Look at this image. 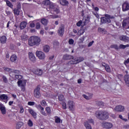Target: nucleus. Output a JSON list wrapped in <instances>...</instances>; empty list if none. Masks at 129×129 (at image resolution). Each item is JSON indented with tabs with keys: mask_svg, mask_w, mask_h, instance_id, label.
Instances as JSON below:
<instances>
[{
	"mask_svg": "<svg viewBox=\"0 0 129 129\" xmlns=\"http://www.w3.org/2000/svg\"><path fill=\"white\" fill-rule=\"evenodd\" d=\"M48 20H47L45 18H43L41 20V23L44 26H47V25L48 24Z\"/></svg>",
	"mask_w": 129,
	"mask_h": 129,
	"instance_id": "nucleus-26",
	"label": "nucleus"
},
{
	"mask_svg": "<svg viewBox=\"0 0 129 129\" xmlns=\"http://www.w3.org/2000/svg\"><path fill=\"white\" fill-rule=\"evenodd\" d=\"M0 42L2 44H5L7 42V36L3 35L0 37Z\"/></svg>",
	"mask_w": 129,
	"mask_h": 129,
	"instance_id": "nucleus-19",
	"label": "nucleus"
},
{
	"mask_svg": "<svg viewBox=\"0 0 129 129\" xmlns=\"http://www.w3.org/2000/svg\"><path fill=\"white\" fill-rule=\"evenodd\" d=\"M36 107L38 109H40V110L42 109H44V107H42V106L40 104L36 106Z\"/></svg>",
	"mask_w": 129,
	"mask_h": 129,
	"instance_id": "nucleus-55",
	"label": "nucleus"
},
{
	"mask_svg": "<svg viewBox=\"0 0 129 129\" xmlns=\"http://www.w3.org/2000/svg\"><path fill=\"white\" fill-rule=\"evenodd\" d=\"M7 5L8 6V7H10V8H13V4L10 1H7Z\"/></svg>",
	"mask_w": 129,
	"mask_h": 129,
	"instance_id": "nucleus-49",
	"label": "nucleus"
},
{
	"mask_svg": "<svg viewBox=\"0 0 129 129\" xmlns=\"http://www.w3.org/2000/svg\"><path fill=\"white\" fill-rule=\"evenodd\" d=\"M29 26L30 27V28H35V23H34L33 22H31Z\"/></svg>",
	"mask_w": 129,
	"mask_h": 129,
	"instance_id": "nucleus-60",
	"label": "nucleus"
},
{
	"mask_svg": "<svg viewBox=\"0 0 129 129\" xmlns=\"http://www.w3.org/2000/svg\"><path fill=\"white\" fill-rule=\"evenodd\" d=\"M93 15L95 16L97 19H99V15H98V14H97V12H93Z\"/></svg>",
	"mask_w": 129,
	"mask_h": 129,
	"instance_id": "nucleus-59",
	"label": "nucleus"
},
{
	"mask_svg": "<svg viewBox=\"0 0 129 129\" xmlns=\"http://www.w3.org/2000/svg\"><path fill=\"white\" fill-rule=\"evenodd\" d=\"M17 9H18V10H21V3L20 2H18L17 3Z\"/></svg>",
	"mask_w": 129,
	"mask_h": 129,
	"instance_id": "nucleus-58",
	"label": "nucleus"
},
{
	"mask_svg": "<svg viewBox=\"0 0 129 129\" xmlns=\"http://www.w3.org/2000/svg\"><path fill=\"white\" fill-rule=\"evenodd\" d=\"M124 80L127 86H128V87H129V76H128V75H126L124 76Z\"/></svg>",
	"mask_w": 129,
	"mask_h": 129,
	"instance_id": "nucleus-21",
	"label": "nucleus"
},
{
	"mask_svg": "<svg viewBox=\"0 0 129 129\" xmlns=\"http://www.w3.org/2000/svg\"><path fill=\"white\" fill-rule=\"evenodd\" d=\"M103 114V111H98L96 112V116L99 119L102 120V116Z\"/></svg>",
	"mask_w": 129,
	"mask_h": 129,
	"instance_id": "nucleus-10",
	"label": "nucleus"
},
{
	"mask_svg": "<svg viewBox=\"0 0 129 129\" xmlns=\"http://www.w3.org/2000/svg\"><path fill=\"white\" fill-rule=\"evenodd\" d=\"M41 44V38L38 36H33L28 40V45L30 46H39Z\"/></svg>",
	"mask_w": 129,
	"mask_h": 129,
	"instance_id": "nucleus-2",
	"label": "nucleus"
},
{
	"mask_svg": "<svg viewBox=\"0 0 129 129\" xmlns=\"http://www.w3.org/2000/svg\"><path fill=\"white\" fill-rule=\"evenodd\" d=\"M119 118H120L122 120H124V121H127V118H123L122 117V115H119Z\"/></svg>",
	"mask_w": 129,
	"mask_h": 129,
	"instance_id": "nucleus-54",
	"label": "nucleus"
},
{
	"mask_svg": "<svg viewBox=\"0 0 129 129\" xmlns=\"http://www.w3.org/2000/svg\"><path fill=\"white\" fill-rule=\"evenodd\" d=\"M45 110L48 114H50L51 113V108L50 107H47L45 108Z\"/></svg>",
	"mask_w": 129,
	"mask_h": 129,
	"instance_id": "nucleus-38",
	"label": "nucleus"
},
{
	"mask_svg": "<svg viewBox=\"0 0 129 129\" xmlns=\"http://www.w3.org/2000/svg\"><path fill=\"white\" fill-rule=\"evenodd\" d=\"M96 104L98 106H104V103L101 101H96Z\"/></svg>",
	"mask_w": 129,
	"mask_h": 129,
	"instance_id": "nucleus-31",
	"label": "nucleus"
},
{
	"mask_svg": "<svg viewBox=\"0 0 129 129\" xmlns=\"http://www.w3.org/2000/svg\"><path fill=\"white\" fill-rule=\"evenodd\" d=\"M129 47V45L128 44H126V45H123V44H120L118 48L119 49H125V48H127Z\"/></svg>",
	"mask_w": 129,
	"mask_h": 129,
	"instance_id": "nucleus-33",
	"label": "nucleus"
},
{
	"mask_svg": "<svg viewBox=\"0 0 129 129\" xmlns=\"http://www.w3.org/2000/svg\"><path fill=\"white\" fill-rule=\"evenodd\" d=\"M27 26V22H22L20 23V28L21 30H24L26 28Z\"/></svg>",
	"mask_w": 129,
	"mask_h": 129,
	"instance_id": "nucleus-24",
	"label": "nucleus"
},
{
	"mask_svg": "<svg viewBox=\"0 0 129 129\" xmlns=\"http://www.w3.org/2000/svg\"><path fill=\"white\" fill-rule=\"evenodd\" d=\"M69 107L70 110H74V103H73V101H69Z\"/></svg>",
	"mask_w": 129,
	"mask_h": 129,
	"instance_id": "nucleus-18",
	"label": "nucleus"
},
{
	"mask_svg": "<svg viewBox=\"0 0 129 129\" xmlns=\"http://www.w3.org/2000/svg\"><path fill=\"white\" fill-rule=\"evenodd\" d=\"M0 98L3 100L5 103H7L8 102V100H9V97H8V95L6 94H3L0 96Z\"/></svg>",
	"mask_w": 129,
	"mask_h": 129,
	"instance_id": "nucleus-12",
	"label": "nucleus"
},
{
	"mask_svg": "<svg viewBox=\"0 0 129 129\" xmlns=\"http://www.w3.org/2000/svg\"><path fill=\"white\" fill-rule=\"evenodd\" d=\"M36 55L40 60H44L46 57L45 53L42 51H36Z\"/></svg>",
	"mask_w": 129,
	"mask_h": 129,
	"instance_id": "nucleus-5",
	"label": "nucleus"
},
{
	"mask_svg": "<svg viewBox=\"0 0 129 129\" xmlns=\"http://www.w3.org/2000/svg\"><path fill=\"white\" fill-rule=\"evenodd\" d=\"M17 55L13 54L10 57V61H11V62H16V61H17Z\"/></svg>",
	"mask_w": 129,
	"mask_h": 129,
	"instance_id": "nucleus-27",
	"label": "nucleus"
},
{
	"mask_svg": "<svg viewBox=\"0 0 129 129\" xmlns=\"http://www.w3.org/2000/svg\"><path fill=\"white\" fill-rule=\"evenodd\" d=\"M28 54L30 60L33 62H36V57H35L34 53H33L32 52H30L28 53Z\"/></svg>",
	"mask_w": 129,
	"mask_h": 129,
	"instance_id": "nucleus-11",
	"label": "nucleus"
},
{
	"mask_svg": "<svg viewBox=\"0 0 129 129\" xmlns=\"http://www.w3.org/2000/svg\"><path fill=\"white\" fill-rule=\"evenodd\" d=\"M98 31L99 32H101L102 34H106V30L104 28H101L100 27L98 28Z\"/></svg>",
	"mask_w": 129,
	"mask_h": 129,
	"instance_id": "nucleus-32",
	"label": "nucleus"
},
{
	"mask_svg": "<svg viewBox=\"0 0 129 129\" xmlns=\"http://www.w3.org/2000/svg\"><path fill=\"white\" fill-rule=\"evenodd\" d=\"M40 104L42 106H46V105H47V103H46V101L45 100H42V101H41Z\"/></svg>",
	"mask_w": 129,
	"mask_h": 129,
	"instance_id": "nucleus-42",
	"label": "nucleus"
},
{
	"mask_svg": "<svg viewBox=\"0 0 129 129\" xmlns=\"http://www.w3.org/2000/svg\"><path fill=\"white\" fill-rule=\"evenodd\" d=\"M69 44H70V45H73V44H74V40L72 39H69Z\"/></svg>",
	"mask_w": 129,
	"mask_h": 129,
	"instance_id": "nucleus-51",
	"label": "nucleus"
},
{
	"mask_svg": "<svg viewBox=\"0 0 129 129\" xmlns=\"http://www.w3.org/2000/svg\"><path fill=\"white\" fill-rule=\"evenodd\" d=\"M119 39L121 41H123L124 42H128L129 38L124 35L121 36L119 37Z\"/></svg>",
	"mask_w": 129,
	"mask_h": 129,
	"instance_id": "nucleus-20",
	"label": "nucleus"
},
{
	"mask_svg": "<svg viewBox=\"0 0 129 129\" xmlns=\"http://www.w3.org/2000/svg\"><path fill=\"white\" fill-rule=\"evenodd\" d=\"M41 86L38 85L34 90V95L36 98L41 97V93H40V89Z\"/></svg>",
	"mask_w": 129,
	"mask_h": 129,
	"instance_id": "nucleus-4",
	"label": "nucleus"
},
{
	"mask_svg": "<svg viewBox=\"0 0 129 129\" xmlns=\"http://www.w3.org/2000/svg\"><path fill=\"white\" fill-rule=\"evenodd\" d=\"M15 78L16 79H18V80H20V79H22L23 78V76H22L20 75H16Z\"/></svg>",
	"mask_w": 129,
	"mask_h": 129,
	"instance_id": "nucleus-39",
	"label": "nucleus"
},
{
	"mask_svg": "<svg viewBox=\"0 0 129 129\" xmlns=\"http://www.w3.org/2000/svg\"><path fill=\"white\" fill-rule=\"evenodd\" d=\"M84 123H85V126L86 128V129H92L91 128V125L89 124L88 122H85Z\"/></svg>",
	"mask_w": 129,
	"mask_h": 129,
	"instance_id": "nucleus-35",
	"label": "nucleus"
},
{
	"mask_svg": "<svg viewBox=\"0 0 129 129\" xmlns=\"http://www.w3.org/2000/svg\"><path fill=\"white\" fill-rule=\"evenodd\" d=\"M83 96L85 98V99H87V100H89V97L88 96H86V95H83Z\"/></svg>",
	"mask_w": 129,
	"mask_h": 129,
	"instance_id": "nucleus-64",
	"label": "nucleus"
},
{
	"mask_svg": "<svg viewBox=\"0 0 129 129\" xmlns=\"http://www.w3.org/2000/svg\"><path fill=\"white\" fill-rule=\"evenodd\" d=\"M128 63H129V58H128L126 60H124V65H125V66H126V65H127Z\"/></svg>",
	"mask_w": 129,
	"mask_h": 129,
	"instance_id": "nucleus-56",
	"label": "nucleus"
},
{
	"mask_svg": "<svg viewBox=\"0 0 129 129\" xmlns=\"http://www.w3.org/2000/svg\"><path fill=\"white\" fill-rule=\"evenodd\" d=\"M105 68L107 72H110V68L109 66L106 65V66H105Z\"/></svg>",
	"mask_w": 129,
	"mask_h": 129,
	"instance_id": "nucleus-46",
	"label": "nucleus"
},
{
	"mask_svg": "<svg viewBox=\"0 0 129 129\" xmlns=\"http://www.w3.org/2000/svg\"><path fill=\"white\" fill-rule=\"evenodd\" d=\"M62 108H63V109H66V108H67V107H66V103H65L64 102H62Z\"/></svg>",
	"mask_w": 129,
	"mask_h": 129,
	"instance_id": "nucleus-50",
	"label": "nucleus"
},
{
	"mask_svg": "<svg viewBox=\"0 0 129 129\" xmlns=\"http://www.w3.org/2000/svg\"><path fill=\"white\" fill-rule=\"evenodd\" d=\"M54 12H55L56 14H60V7L56 6L53 9Z\"/></svg>",
	"mask_w": 129,
	"mask_h": 129,
	"instance_id": "nucleus-30",
	"label": "nucleus"
},
{
	"mask_svg": "<svg viewBox=\"0 0 129 129\" xmlns=\"http://www.w3.org/2000/svg\"><path fill=\"white\" fill-rule=\"evenodd\" d=\"M103 127L105 128H111L112 127V124L111 123L106 122L103 124Z\"/></svg>",
	"mask_w": 129,
	"mask_h": 129,
	"instance_id": "nucleus-14",
	"label": "nucleus"
},
{
	"mask_svg": "<svg viewBox=\"0 0 129 129\" xmlns=\"http://www.w3.org/2000/svg\"><path fill=\"white\" fill-rule=\"evenodd\" d=\"M114 109L115 111H119V112H121L124 110V107L123 106L119 105L116 106Z\"/></svg>",
	"mask_w": 129,
	"mask_h": 129,
	"instance_id": "nucleus-9",
	"label": "nucleus"
},
{
	"mask_svg": "<svg viewBox=\"0 0 129 129\" xmlns=\"http://www.w3.org/2000/svg\"><path fill=\"white\" fill-rule=\"evenodd\" d=\"M20 113H24V111H25V109H24V108L23 107V106H20Z\"/></svg>",
	"mask_w": 129,
	"mask_h": 129,
	"instance_id": "nucleus-52",
	"label": "nucleus"
},
{
	"mask_svg": "<svg viewBox=\"0 0 129 129\" xmlns=\"http://www.w3.org/2000/svg\"><path fill=\"white\" fill-rule=\"evenodd\" d=\"M18 86H24V85H23V82L22 80H19L17 82Z\"/></svg>",
	"mask_w": 129,
	"mask_h": 129,
	"instance_id": "nucleus-47",
	"label": "nucleus"
},
{
	"mask_svg": "<svg viewBox=\"0 0 129 129\" xmlns=\"http://www.w3.org/2000/svg\"><path fill=\"white\" fill-rule=\"evenodd\" d=\"M110 48H111V49H115V50H119V48L118 47V46L117 45V44L111 45L110 46Z\"/></svg>",
	"mask_w": 129,
	"mask_h": 129,
	"instance_id": "nucleus-34",
	"label": "nucleus"
},
{
	"mask_svg": "<svg viewBox=\"0 0 129 129\" xmlns=\"http://www.w3.org/2000/svg\"><path fill=\"white\" fill-rule=\"evenodd\" d=\"M0 109L3 114H6L7 113V110H6V107L2 104H0Z\"/></svg>",
	"mask_w": 129,
	"mask_h": 129,
	"instance_id": "nucleus-15",
	"label": "nucleus"
},
{
	"mask_svg": "<svg viewBox=\"0 0 129 129\" xmlns=\"http://www.w3.org/2000/svg\"><path fill=\"white\" fill-rule=\"evenodd\" d=\"M87 122H88V123H93V119H88Z\"/></svg>",
	"mask_w": 129,
	"mask_h": 129,
	"instance_id": "nucleus-63",
	"label": "nucleus"
},
{
	"mask_svg": "<svg viewBox=\"0 0 129 129\" xmlns=\"http://www.w3.org/2000/svg\"><path fill=\"white\" fill-rule=\"evenodd\" d=\"M64 25L61 24L58 30V34L60 37H62L64 35Z\"/></svg>",
	"mask_w": 129,
	"mask_h": 129,
	"instance_id": "nucleus-8",
	"label": "nucleus"
},
{
	"mask_svg": "<svg viewBox=\"0 0 129 129\" xmlns=\"http://www.w3.org/2000/svg\"><path fill=\"white\" fill-rule=\"evenodd\" d=\"M108 112L106 111H103V116L102 117V120H105L106 119H108Z\"/></svg>",
	"mask_w": 129,
	"mask_h": 129,
	"instance_id": "nucleus-13",
	"label": "nucleus"
},
{
	"mask_svg": "<svg viewBox=\"0 0 129 129\" xmlns=\"http://www.w3.org/2000/svg\"><path fill=\"white\" fill-rule=\"evenodd\" d=\"M14 13L16 15V16H19L20 15V9L16 8L14 10Z\"/></svg>",
	"mask_w": 129,
	"mask_h": 129,
	"instance_id": "nucleus-36",
	"label": "nucleus"
},
{
	"mask_svg": "<svg viewBox=\"0 0 129 129\" xmlns=\"http://www.w3.org/2000/svg\"><path fill=\"white\" fill-rule=\"evenodd\" d=\"M34 74H36L38 76H41L43 74V71L41 69H37L34 72Z\"/></svg>",
	"mask_w": 129,
	"mask_h": 129,
	"instance_id": "nucleus-22",
	"label": "nucleus"
},
{
	"mask_svg": "<svg viewBox=\"0 0 129 129\" xmlns=\"http://www.w3.org/2000/svg\"><path fill=\"white\" fill-rule=\"evenodd\" d=\"M28 104L31 106L35 105V102H28Z\"/></svg>",
	"mask_w": 129,
	"mask_h": 129,
	"instance_id": "nucleus-61",
	"label": "nucleus"
},
{
	"mask_svg": "<svg viewBox=\"0 0 129 129\" xmlns=\"http://www.w3.org/2000/svg\"><path fill=\"white\" fill-rule=\"evenodd\" d=\"M24 125V123L22 122L19 121L17 122L16 124V129H20Z\"/></svg>",
	"mask_w": 129,
	"mask_h": 129,
	"instance_id": "nucleus-23",
	"label": "nucleus"
},
{
	"mask_svg": "<svg viewBox=\"0 0 129 129\" xmlns=\"http://www.w3.org/2000/svg\"><path fill=\"white\" fill-rule=\"evenodd\" d=\"M63 60H72L71 61H68V65H74L75 64H78V63H80V62H82L84 60V58L83 57H77L74 59V56L66 54L63 56Z\"/></svg>",
	"mask_w": 129,
	"mask_h": 129,
	"instance_id": "nucleus-1",
	"label": "nucleus"
},
{
	"mask_svg": "<svg viewBox=\"0 0 129 129\" xmlns=\"http://www.w3.org/2000/svg\"><path fill=\"white\" fill-rule=\"evenodd\" d=\"M40 28H41V24H40V23L39 22L36 23V29L37 30H39V29H40Z\"/></svg>",
	"mask_w": 129,
	"mask_h": 129,
	"instance_id": "nucleus-41",
	"label": "nucleus"
},
{
	"mask_svg": "<svg viewBox=\"0 0 129 129\" xmlns=\"http://www.w3.org/2000/svg\"><path fill=\"white\" fill-rule=\"evenodd\" d=\"M115 17L112 15L109 14H105L104 17L100 18L101 25L103 24H110L111 20H114Z\"/></svg>",
	"mask_w": 129,
	"mask_h": 129,
	"instance_id": "nucleus-3",
	"label": "nucleus"
},
{
	"mask_svg": "<svg viewBox=\"0 0 129 129\" xmlns=\"http://www.w3.org/2000/svg\"><path fill=\"white\" fill-rule=\"evenodd\" d=\"M122 27L123 28H126V29H129V17H127L122 22Z\"/></svg>",
	"mask_w": 129,
	"mask_h": 129,
	"instance_id": "nucleus-6",
	"label": "nucleus"
},
{
	"mask_svg": "<svg viewBox=\"0 0 129 129\" xmlns=\"http://www.w3.org/2000/svg\"><path fill=\"white\" fill-rule=\"evenodd\" d=\"M94 43V41H92L89 43L88 47H91L92 46V44Z\"/></svg>",
	"mask_w": 129,
	"mask_h": 129,
	"instance_id": "nucleus-62",
	"label": "nucleus"
},
{
	"mask_svg": "<svg viewBox=\"0 0 129 129\" xmlns=\"http://www.w3.org/2000/svg\"><path fill=\"white\" fill-rule=\"evenodd\" d=\"M28 110H29V112L31 114V115H32L34 118L36 119V118H37V113L34 111H33V110L32 109H30Z\"/></svg>",
	"mask_w": 129,
	"mask_h": 129,
	"instance_id": "nucleus-17",
	"label": "nucleus"
},
{
	"mask_svg": "<svg viewBox=\"0 0 129 129\" xmlns=\"http://www.w3.org/2000/svg\"><path fill=\"white\" fill-rule=\"evenodd\" d=\"M5 71H7L9 73H12L13 72V69L10 68H6L5 69Z\"/></svg>",
	"mask_w": 129,
	"mask_h": 129,
	"instance_id": "nucleus-43",
	"label": "nucleus"
},
{
	"mask_svg": "<svg viewBox=\"0 0 129 129\" xmlns=\"http://www.w3.org/2000/svg\"><path fill=\"white\" fill-rule=\"evenodd\" d=\"M58 2L61 6H68L69 5V2L67 0H58Z\"/></svg>",
	"mask_w": 129,
	"mask_h": 129,
	"instance_id": "nucleus-16",
	"label": "nucleus"
},
{
	"mask_svg": "<svg viewBox=\"0 0 129 129\" xmlns=\"http://www.w3.org/2000/svg\"><path fill=\"white\" fill-rule=\"evenodd\" d=\"M58 100L59 101H61L62 102H64L65 100V98H64V95H59L58 96Z\"/></svg>",
	"mask_w": 129,
	"mask_h": 129,
	"instance_id": "nucleus-29",
	"label": "nucleus"
},
{
	"mask_svg": "<svg viewBox=\"0 0 129 129\" xmlns=\"http://www.w3.org/2000/svg\"><path fill=\"white\" fill-rule=\"evenodd\" d=\"M29 126H33V121L31 119H29L28 122Z\"/></svg>",
	"mask_w": 129,
	"mask_h": 129,
	"instance_id": "nucleus-48",
	"label": "nucleus"
},
{
	"mask_svg": "<svg viewBox=\"0 0 129 129\" xmlns=\"http://www.w3.org/2000/svg\"><path fill=\"white\" fill-rule=\"evenodd\" d=\"M40 113H41V114H42V115H44L45 116H46V115H47L46 112H45V111H44V108L40 110Z\"/></svg>",
	"mask_w": 129,
	"mask_h": 129,
	"instance_id": "nucleus-45",
	"label": "nucleus"
},
{
	"mask_svg": "<svg viewBox=\"0 0 129 129\" xmlns=\"http://www.w3.org/2000/svg\"><path fill=\"white\" fill-rule=\"evenodd\" d=\"M21 38L23 41H26V40H28V36L27 35H23L21 36Z\"/></svg>",
	"mask_w": 129,
	"mask_h": 129,
	"instance_id": "nucleus-37",
	"label": "nucleus"
},
{
	"mask_svg": "<svg viewBox=\"0 0 129 129\" xmlns=\"http://www.w3.org/2000/svg\"><path fill=\"white\" fill-rule=\"evenodd\" d=\"M60 121V118L57 117L56 118H55V121L56 123H59Z\"/></svg>",
	"mask_w": 129,
	"mask_h": 129,
	"instance_id": "nucleus-57",
	"label": "nucleus"
},
{
	"mask_svg": "<svg viewBox=\"0 0 129 129\" xmlns=\"http://www.w3.org/2000/svg\"><path fill=\"white\" fill-rule=\"evenodd\" d=\"M56 6V5H54L53 3H51L50 5H49V8H46L47 11H50V9H52V10H54V8Z\"/></svg>",
	"mask_w": 129,
	"mask_h": 129,
	"instance_id": "nucleus-28",
	"label": "nucleus"
},
{
	"mask_svg": "<svg viewBox=\"0 0 129 129\" xmlns=\"http://www.w3.org/2000/svg\"><path fill=\"white\" fill-rule=\"evenodd\" d=\"M43 50L45 53H48L50 51V46L49 45H45L43 46Z\"/></svg>",
	"mask_w": 129,
	"mask_h": 129,
	"instance_id": "nucleus-25",
	"label": "nucleus"
},
{
	"mask_svg": "<svg viewBox=\"0 0 129 129\" xmlns=\"http://www.w3.org/2000/svg\"><path fill=\"white\" fill-rule=\"evenodd\" d=\"M51 4V2L49 0H46L44 1V5L45 6H49V5Z\"/></svg>",
	"mask_w": 129,
	"mask_h": 129,
	"instance_id": "nucleus-44",
	"label": "nucleus"
},
{
	"mask_svg": "<svg viewBox=\"0 0 129 129\" xmlns=\"http://www.w3.org/2000/svg\"><path fill=\"white\" fill-rule=\"evenodd\" d=\"M122 10L123 12H126L129 10V4L127 1L125 2L122 5Z\"/></svg>",
	"mask_w": 129,
	"mask_h": 129,
	"instance_id": "nucleus-7",
	"label": "nucleus"
},
{
	"mask_svg": "<svg viewBox=\"0 0 129 129\" xmlns=\"http://www.w3.org/2000/svg\"><path fill=\"white\" fill-rule=\"evenodd\" d=\"M12 73H15V74H21V72L17 70H12Z\"/></svg>",
	"mask_w": 129,
	"mask_h": 129,
	"instance_id": "nucleus-40",
	"label": "nucleus"
},
{
	"mask_svg": "<svg viewBox=\"0 0 129 129\" xmlns=\"http://www.w3.org/2000/svg\"><path fill=\"white\" fill-rule=\"evenodd\" d=\"M3 79L4 80V82H5V83H8V79H7V77H6V76H3Z\"/></svg>",
	"mask_w": 129,
	"mask_h": 129,
	"instance_id": "nucleus-53",
	"label": "nucleus"
}]
</instances>
